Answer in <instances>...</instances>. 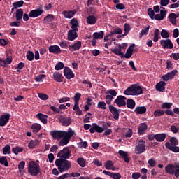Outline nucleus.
<instances>
[{
    "mask_svg": "<svg viewBox=\"0 0 179 179\" xmlns=\"http://www.w3.org/2000/svg\"><path fill=\"white\" fill-rule=\"evenodd\" d=\"M55 164L57 167L59 173H62L71 169L72 162L67 159H57L55 161Z\"/></svg>",
    "mask_w": 179,
    "mask_h": 179,
    "instance_id": "1",
    "label": "nucleus"
},
{
    "mask_svg": "<svg viewBox=\"0 0 179 179\" xmlns=\"http://www.w3.org/2000/svg\"><path fill=\"white\" fill-rule=\"evenodd\" d=\"M143 93L142 87L136 86V84H132L131 86L124 90V94L126 96H138Z\"/></svg>",
    "mask_w": 179,
    "mask_h": 179,
    "instance_id": "2",
    "label": "nucleus"
},
{
    "mask_svg": "<svg viewBox=\"0 0 179 179\" xmlns=\"http://www.w3.org/2000/svg\"><path fill=\"white\" fill-rule=\"evenodd\" d=\"M28 173L34 177L41 173V167L38 163L35 161L29 162L28 165Z\"/></svg>",
    "mask_w": 179,
    "mask_h": 179,
    "instance_id": "3",
    "label": "nucleus"
},
{
    "mask_svg": "<svg viewBox=\"0 0 179 179\" xmlns=\"http://www.w3.org/2000/svg\"><path fill=\"white\" fill-rule=\"evenodd\" d=\"M148 16L153 20L162 21L166 16L167 12L165 10H160V14H156L152 8H148Z\"/></svg>",
    "mask_w": 179,
    "mask_h": 179,
    "instance_id": "4",
    "label": "nucleus"
},
{
    "mask_svg": "<svg viewBox=\"0 0 179 179\" xmlns=\"http://www.w3.org/2000/svg\"><path fill=\"white\" fill-rule=\"evenodd\" d=\"M169 142L165 143V147L174 153H179V147H176L179 143L178 139L176 137H171Z\"/></svg>",
    "mask_w": 179,
    "mask_h": 179,
    "instance_id": "5",
    "label": "nucleus"
},
{
    "mask_svg": "<svg viewBox=\"0 0 179 179\" xmlns=\"http://www.w3.org/2000/svg\"><path fill=\"white\" fill-rule=\"evenodd\" d=\"M63 136L59 142V146H65L67 145L68 143L70 142L71 137L73 136L75 132L73 131H64Z\"/></svg>",
    "mask_w": 179,
    "mask_h": 179,
    "instance_id": "6",
    "label": "nucleus"
},
{
    "mask_svg": "<svg viewBox=\"0 0 179 179\" xmlns=\"http://www.w3.org/2000/svg\"><path fill=\"white\" fill-rule=\"evenodd\" d=\"M165 171L170 175H174L176 178L179 177V165L168 164L165 166Z\"/></svg>",
    "mask_w": 179,
    "mask_h": 179,
    "instance_id": "7",
    "label": "nucleus"
},
{
    "mask_svg": "<svg viewBox=\"0 0 179 179\" xmlns=\"http://www.w3.org/2000/svg\"><path fill=\"white\" fill-rule=\"evenodd\" d=\"M71 157V151L69 148L66 147L63 150L59 151L57 157L59 159H67Z\"/></svg>",
    "mask_w": 179,
    "mask_h": 179,
    "instance_id": "8",
    "label": "nucleus"
},
{
    "mask_svg": "<svg viewBox=\"0 0 179 179\" xmlns=\"http://www.w3.org/2000/svg\"><path fill=\"white\" fill-rule=\"evenodd\" d=\"M146 142L143 139L138 140V145L135 147V154L141 155L145 151Z\"/></svg>",
    "mask_w": 179,
    "mask_h": 179,
    "instance_id": "9",
    "label": "nucleus"
},
{
    "mask_svg": "<svg viewBox=\"0 0 179 179\" xmlns=\"http://www.w3.org/2000/svg\"><path fill=\"white\" fill-rule=\"evenodd\" d=\"M117 95V92L114 89H110L108 92H106V103L107 104H111V101L116 97Z\"/></svg>",
    "mask_w": 179,
    "mask_h": 179,
    "instance_id": "10",
    "label": "nucleus"
},
{
    "mask_svg": "<svg viewBox=\"0 0 179 179\" xmlns=\"http://www.w3.org/2000/svg\"><path fill=\"white\" fill-rule=\"evenodd\" d=\"M127 97L123 96V95H118L115 99L114 103L117 104L119 108L124 107L127 106Z\"/></svg>",
    "mask_w": 179,
    "mask_h": 179,
    "instance_id": "11",
    "label": "nucleus"
},
{
    "mask_svg": "<svg viewBox=\"0 0 179 179\" xmlns=\"http://www.w3.org/2000/svg\"><path fill=\"white\" fill-rule=\"evenodd\" d=\"M58 120L59 122L62 126L68 127L71 125L72 123V119L70 117H64L63 115H59Z\"/></svg>",
    "mask_w": 179,
    "mask_h": 179,
    "instance_id": "12",
    "label": "nucleus"
},
{
    "mask_svg": "<svg viewBox=\"0 0 179 179\" xmlns=\"http://www.w3.org/2000/svg\"><path fill=\"white\" fill-rule=\"evenodd\" d=\"M177 73H178V71L176 69H174L166 73L165 75H163L162 78L164 81H169L170 80H173Z\"/></svg>",
    "mask_w": 179,
    "mask_h": 179,
    "instance_id": "13",
    "label": "nucleus"
},
{
    "mask_svg": "<svg viewBox=\"0 0 179 179\" xmlns=\"http://www.w3.org/2000/svg\"><path fill=\"white\" fill-rule=\"evenodd\" d=\"M160 45L161 46H162L164 50H165L166 48H167L168 50H172V48H173V44L170 38H166V40H161Z\"/></svg>",
    "mask_w": 179,
    "mask_h": 179,
    "instance_id": "14",
    "label": "nucleus"
},
{
    "mask_svg": "<svg viewBox=\"0 0 179 179\" xmlns=\"http://www.w3.org/2000/svg\"><path fill=\"white\" fill-rule=\"evenodd\" d=\"M109 111L113 115V119L117 120L120 118V113L121 110H117L114 106L109 105Z\"/></svg>",
    "mask_w": 179,
    "mask_h": 179,
    "instance_id": "15",
    "label": "nucleus"
},
{
    "mask_svg": "<svg viewBox=\"0 0 179 179\" xmlns=\"http://www.w3.org/2000/svg\"><path fill=\"white\" fill-rule=\"evenodd\" d=\"M92 127L90 129V134H94V132H97L98 134H101L104 131V128L97 125V123H92Z\"/></svg>",
    "mask_w": 179,
    "mask_h": 179,
    "instance_id": "16",
    "label": "nucleus"
},
{
    "mask_svg": "<svg viewBox=\"0 0 179 179\" xmlns=\"http://www.w3.org/2000/svg\"><path fill=\"white\" fill-rule=\"evenodd\" d=\"M82 48V42L79 41H75L74 44L69 45V50L71 52L78 51Z\"/></svg>",
    "mask_w": 179,
    "mask_h": 179,
    "instance_id": "17",
    "label": "nucleus"
},
{
    "mask_svg": "<svg viewBox=\"0 0 179 179\" xmlns=\"http://www.w3.org/2000/svg\"><path fill=\"white\" fill-rule=\"evenodd\" d=\"M64 74L66 79L71 80L75 78V74L71 69L68 66L64 67Z\"/></svg>",
    "mask_w": 179,
    "mask_h": 179,
    "instance_id": "18",
    "label": "nucleus"
},
{
    "mask_svg": "<svg viewBox=\"0 0 179 179\" xmlns=\"http://www.w3.org/2000/svg\"><path fill=\"white\" fill-rule=\"evenodd\" d=\"M64 132L63 131H50V136L53 138L54 140H60L62 139V136H64Z\"/></svg>",
    "mask_w": 179,
    "mask_h": 179,
    "instance_id": "19",
    "label": "nucleus"
},
{
    "mask_svg": "<svg viewBox=\"0 0 179 179\" xmlns=\"http://www.w3.org/2000/svg\"><path fill=\"white\" fill-rule=\"evenodd\" d=\"M10 115L9 113L4 114L0 116V126L3 127L6 125L10 120Z\"/></svg>",
    "mask_w": 179,
    "mask_h": 179,
    "instance_id": "20",
    "label": "nucleus"
},
{
    "mask_svg": "<svg viewBox=\"0 0 179 179\" xmlns=\"http://www.w3.org/2000/svg\"><path fill=\"white\" fill-rule=\"evenodd\" d=\"M43 10L34 9L29 12V16L31 18H36L43 15Z\"/></svg>",
    "mask_w": 179,
    "mask_h": 179,
    "instance_id": "21",
    "label": "nucleus"
},
{
    "mask_svg": "<svg viewBox=\"0 0 179 179\" xmlns=\"http://www.w3.org/2000/svg\"><path fill=\"white\" fill-rule=\"evenodd\" d=\"M78 31L76 30H73V29H70L68 31V40L69 41H73L74 40H76V38H78Z\"/></svg>",
    "mask_w": 179,
    "mask_h": 179,
    "instance_id": "22",
    "label": "nucleus"
},
{
    "mask_svg": "<svg viewBox=\"0 0 179 179\" xmlns=\"http://www.w3.org/2000/svg\"><path fill=\"white\" fill-rule=\"evenodd\" d=\"M103 173L106 176H109L110 178H112V179H121L122 178L120 173H112L104 170Z\"/></svg>",
    "mask_w": 179,
    "mask_h": 179,
    "instance_id": "23",
    "label": "nucleus"
},
{
    "mask_svg": "<svg viewBox=\"0 0 179 179\" xmlns=\"http://www.w3.org/2000/svg\"><path fill=\"white\" fill-rule=\"evenodd\" d=\"M166 82L165 81H159L156 84L155 89L158 92H164L166 90Z\"/></svg>",
    "mask_w": 179,
    "mask_h": 179,
    "instance_id": "24",
    "label": "nucleus"
},
{
    "mask_svg": "<svg viewBox=\"0 0 179 179\" xmlns=\"http://www.w3.org/2000/svg\"><path fill=\"white\" fill-rule=\"evenodd\" d=\"M148 129V125L145 122L141 123L138 128V135H144Z\"/></svg>",
    "mask_w": 179,
    "mask_h": 179,
    "instance_id": "25",
    "label": "nucleus"
},
{
    "mask_svg": "<svg viewBox=\"0 0 179 179\" xmlns=\"http://www.w3.org/2000/svg\"><path fill=\"white\" fill-rule=\"evenodd\" d=\"M118 153H119L120 157L122 159H123L124 162H126V163L130 162V159H129V157L128 156V153L127 152V151L120 150Z\"/></svg>",
    "mask_w": 179,
    "mask_h": 179,
    "instance_id": "26",
    "label": "nucleus"
},
{
    "mask_svg": "<svg viewBox=\"0 0 179 179\" xmlns=\"http://www.w3.org/2000/svg\"><path fill=\"white\" fill-rule=\"evenodd\" d=\"M49 52L55 54L62 53V49L57 45H53L49 47Z\"/></svg>",
    "mask_w": 179,
    "mask_h": 179,
    "instance_id": "27",
    "label": "nucleus"
},
{
    "mask_svg": "<svg viewBox=\"0 0 179 179\" xmlns=\"http://www.w3.org/2000/svg\"><path fill=\"white\" fill-rule=\"evenodd\" d=\"M70 24L71 25V30H74L78 32V27H79V22L77 19L73 18L71 20Z\"/></svg>",
    "mask_w": 179,
    "mask_h": 179,
    "instance_id": "28",
    "label": "nucleus"
},
{
    "mask_svg": "<svg viewBox=\"0 0 179 179\" xmlns=\"http://www.w3.org/2000/svg\"><path fill=\"white\" fill-rule=\"evenodd\" d=\"M147 111L146 106H136L134 113L137 115H143Z\"/></svg>",
    "mask_w": 179,
    "mask_h": 179,
    "instance_id": "29",
    "label": "nucleus"
},
{
    "mask_svg": "<svg viewBox=\"0 0 179 179\" xmlns=\"http://www.w3.org/2000/svg\"><path fill=\"white\" fill-rule=\"evenodd\" d=\"M77 11L76 10H73V11L72 10H70V11H64L62 13V15L64 16L65 18H69V19H71L72 18L73 16L76 15Z\"/></svg>",
    "mask_w": 179,
    "mask_h": 179,
    "instance_id": "30",
    "label": "nucleus"
},
{
    "mask_svg": "<svg viewBox=\"0 0 179 179\" xmlns=\"http://www.w3.org/2000/svg\"><path fill=\"white\" fill-rule=\"evenodd\" d=\"M36 118L39 119V120L44 124L48 123V116L46 115H43L42 113H38L36 115Z\"/></svg>",
    "mask_w": 179,
    "mask_h": 179,
    "instance_id": "31",
    "label": "nucleus"
},
{
    "mask_svg": "<svg viewBox=\"0 0 179 179\" xmlns=\"http://www.w3.org/2000/svg\"><path fill=\"white\" fill-rule=\"evenodd\" d=\"M53 78L55 81L59 82V83L62 82L64 78L61 73L57 72V71H55L54 73Z\"/></svg>",
    "mask_w": 179,
    "mask_h": 179,
    "instance_id": "32",
    "label": "nucleus"
},
{
    "mask_svg": "<svg viewBox=\"0 0 179 179\" xmlns=\"http://www.w3.org/2000/svg\"><path fill=\"white\" fill-rule=\"evenodd\" d=\"M23 9H17L15 13V18L17 22H20L23 18Z\"/></svg>",
    "mask_w": 179,
    "mask_h": 179,
    "instance_id": "33",
    "label": "nucleus"
},
{
    "mask_svg": "<svg viewBox=\"0 0 179 179\" xmlns=\"http://www.w3.org/2000/svg\"><path fill=\"white\" fill-rule=\"evenodd\" d=\"M166 134L165 133L156 134L155 140L158 142H163L166 140Z\"/></svg>",
    "mask_w": 179,
    "mask_h": 179,
    "instance_id": "34",
    "label": "nucleus"
},
{
    "mask_svg": "<svg viewBox=\"0 0 179 179\" xmlns=\"http://www.w3.org/2000/svg\"><path fill=\"white\" fill-rule=\"evenodd\" d=\"M97 20L95 15H88L87 17V23L91 25L96 24Z\"/></svg>",
    "mask_w": 179,
    "mask_h": 179,
    "instance_id": "35",
    "label": "nucleus"
},
{
    "mask_svg": "<svg viewBox=\"0 0 179 179\" xmlns=\"http://www.w3.org/2000/svg\"><path fill=\"white\" fill-rule=\"evenodd\" d=\"M136 102L134 99H128L127 100V103H126V106L127 108H130V109H134L136 107Z\"/></svg>",
    "mask_w": 179,
    "mask_h": 179,
    "instance_id": "36",
    "label": "nucleus"
},
{
    "mask_svg": "<svg viewBox=\"0 0 179 179\" xmlns=\"http://www.w3.org/2000/svg\"><path fill=\"white\" fill-rule=\"evenodd\" d=\"M178 17H176V13H170L169 15H168V19H169V21L173 24V25H176V19H177Z\"/></svg>",
    "mask_w": 179,
    "mask_h": 179,
    "instance_id": "37",
    "label": "nucleus"
},
{
    "mask_svg": "<svg viewBox=\"0 0 179 179\" xmlns=\"http://www.w3.org/2000/svg\"><path fill=\"white\" fill-rule=\"evenodd\" d=\"M41 129L42 126L38 124V123H34L31 126V129L33 130L34 134H38V132L40 131Z\"/></svg>",
    "mask_w": 179,
    "mask_h": 179,
    "instance_id": "38",
    "label": "nucleus"
},
{
    "mask_svg": "<svg viewBox=\"0 0 179 179\" xmlns=\"http://www.w3.org/2000/svg\"><path fill=\"white\" fill-rule=\"evenodd\" d=\"M39 143H40V141L38 139L31 140L29 145H28V147L29 148V149H33L36 146L38 145Z\"/></svg>",
    "mask_w": 179,
    "mask_h": 179,
    "instance_id": "39",
    "label": "nucleus"
},
{
    "mask_svg": "<svg viewBox=\"0 0 179 179\" xmlns=\"http://www.w3.org/2000/svg\"><path fill=\"white\" fill-rule=\"evenodd\" d=\"M104 36V32L103 31H100L99 32H94L93 37L94 38L97 39H103Z\"/></svg>",
    "mask_w": 179,
    "mask_h": 179,
    "instance_id": "40",
    "label": "nucleus"
},
{
    "mask_svg": "<svg viewBox=\"0 0 179 179\" xmlns=\"http://www.w3.org/2000/svg\"><path fill=\"white\" fill-rule=\"evenodd\" d=\"M55 19V15L52 14H48L45 17H44V22L48 23V22H52Z\"/></svg>",
    "mask_w": 179,
    "mask_h": 179,
    "instance_id": "41",
    "label": "nucleus"
},
{
    "mask_svg": "<svg viewBox=\"0 0 179 179\" xmlns=\"http://www.w3.org/2000/svg\"><path fill=\"white\" fill-rule=\"evenodd\" d=\"M26 57L29 62H32L34 59V54L31 50H28L26 54Z\"/></svg>",
    "mask_w": 179,
    "mask_h": 179,
    "instance_id": "42",
    "label": "nucleus"
},
{
    "mask_svg": "<svg viewBox=\"0 0 179 179\" xmlns=\"http://www.w3.org/2000/svg\"><path fill=\"white\" fill-rule=\"evenodd\" d=\"M165 114V112L162 110V109H157L154 111V117H162Z\"/></svg>",
    "mask_w": 179,
    "mask_h": 179,
    "instance_id": "43",
    "label": "nucleus"
},
{
    "mask_svg": "<svg viewBox=\"0 0 179 179\" xmlns=\"http://www.w3.org/2000/svg\"><path fill=\"white\" fill-rule=\"evenodd\" d=\"M86 162L87 160L84 158H78L77 159V163L81 168H85V166H86Z\"/></svg>",
    "mask_w": 179,
    "mask_h": 179,
    "instance_id": "44",
    "label": "nucleus"
},
{
    "mask_svg": "<svg viewBox=\"0 0 179 179\" xmlns=\"http://www.w3.org/2000/svg\"><path fill=\"white\" fill-rule=\"evenodd\" d=\"M159 33H160V30L159 29H157L155 30V31H154V37L152 38V41L154 42H157L159 41Z\"/></svg>",
    "mask_w": 179,
    "mask_h": 179,
    "instance_id": "45",
    "label": "nucleus"
},
{
    "mask_svg": "<svg viewBox=\"0 0 179 179\" xmlns=\"http://www.w3.org/2000/svg\"><path fill=\"white\" fill-rule=\"evenodd\" d=\"M24 3V2L23 1H19L14 2L13 6L15 10H17V8L22 7Z\"/></svg>",
    "mask_w": 179,
    "mask_h": 179,
    "instance_id": "46",
    "label": "nucleus"
},
{
    "mask_svg": "<svg viewBox=\"0 0 179 179\" xmlns=\"http://www.w3.org/2000/svg\"><path fill=\"white\" fill-rule=\"evenodd\" d=\"M150 26L148 25L145 29H143L142 31L140 32L139 37L142 38L143 36L147 35L149 32Z\"/></svg>",
    "mask_w": 179,
    "mask_h": 179,
    "instance_id": "47",
    "label": "nucleus"
},
{
    "mask_svg": "<svg viewBox=\"0 0 179 179\" xmlns=\"http://www.w3.org/2000/svg\"><path fill=\"white\" fill-rule=\"evenodd\" d=\"M11 153V148L10 145H6L5 147L3 148V155H9Z\"/></svg>",
    "mask_w": 179,
    "mask_h": 179,
    "instance_id": "48",
    "label": "nucleus"
},
{
    "mask_svg": "<svg viewBox=\"0 0 179 179\" xmlns=\"http://www.w3.org/2000/svg\"><path fill=\"white\" fill-rule=\"evenodd\" d=\"M111 51L115 54V55L122 56V58L124 57V53L121 52V49L117 48L111 49Z\"/></svg>",
    "mask_w": 179,
    "mask_h": 179,
    "instance_id": "49",
    "label": "nucleus"
},
{
    "mask_svg": "<svg viewBox=\"0 0 179 179\" xmlns=\"http://www.w3.org/2000/svg\"><path fill=\"white\" fill-rule=\"evenodd\" d=\"M114 166V162L111 160H108L105 163V169L107 170H111V167Z\"/></svg>",
    "mask_w": 179,
    "mask_h": 179,
    "instance_id": "50",
    "label": "nucleus"
},
{
    "mask_svg": "<svg viewBox=\"0 0 179 179\" xmlns=\"http://www.w3.org/2000/svg\"><path fill=\"white\" fill-rule=\"evenodd\" d=\"M0 164L1 165H4L5 166H8V159L6 158V157L5 156H2L0 158Z\"/></svg>",
    "mask_w": 179,
    "mask_h": 179,
    "instance_id": "51",
    "label": "nucleus"
},
{
    "mask_svg": "<svg viewBox=\"0 0 179 179\" xmlns=\"http://www.w3.org/2000/svg\"><path fill=\"white\" fill-rule=\"evenodd\" d=\"M65 67V65L62 62H58V63L55 65V69L57 71H59L63 69Z\"/></svg>",
    "mask_w": 179,
    "mask_h": 179,
    "instance_id": "52",
    "label": "nucleus"
},
{
    "mask_svg": "<svg viewBox=\"0 0 179 179\" xmlns=\"http://www.w3.org/2000/svg\"><path fill=\"white\" fill-rule=\"evenodd\" d=\"M160 34H161V36H162V37L163 38L167 39V38H170L169 33L168 31L166 30V29L162 30Z\"/></svg>",
    "mask_w": 179,
    "mask_h": 179,
    "instance_id": "53",
    "label": "nucleus"
},
{
    "mask_svg": "<svg viewBox=\"0 0 179 179\" xmlns=\"http://www.w3.org/2000/svg\"><path fill=\"white\" fill-rule=\"evenodd\" d=\"M45 78H46V75H43V74L38 75L34 77V80L36 82H43V80Z\"/></svg>",
    "mask_w": 179,
    "mask_h": 179,
    "instance_id": "54",
    "label": "nucleus"
},
{
    "mask_svg": "<svg viewBox=\"0 0 179 179\" xmlns=\"http://www.w3.org/2000/svg\"><path fill=\"white\" fill-rule=\"evenodd\" d=\"M12 152L14 154L17 155L18 153H21V152H23V148H20V147L13 148H12Z\"/></svg>",
    "mask_w": 179,
    "mask_h": 179,
    "instance_id": "55",
    "label": "nucleus"
},
{
    "mask_svg": "<svg viewBox=\"0 0 179 179\" xmlns=\"http://www.w3.org/2000/svg\"><path fill=\"white\" fill-rule=\"evenodd\" d=\"M97 108L99 109L106 110L107 109V105L105 102L101 101L98 103Z\"/></svg>",
    "mask_w": 179,
    "mask_h": 179,
    "instance_id": "56",
    "label": "nucleus"
},
{
    "mask_svg": "<svg viewBox=\"0 0 179 179\" xmlns=\"http://www.w3.org/2000/svg\"><path fill=\"white\" fill-rule=\"evenodd\" d=\"M169 4V0H161L160 1V5L162 6L161 9L166 10L165 6H168Z\"/></svg>",
    "mask_w": 179,
    "mask_h": 179,
    "instance_id": "57",
    "label": "nucleus"
},
{
    "mask_svg": "<svg viewBox=\"0 0 179 179\" xmlns=\"http://www.w3.org/2000/svg\"><path fill=\"white\" fill-rule=\"evenodd\" d=\"M173 106V103H164L162 105V109H170Z\"/></svg>",
    "mask_w": 179,
    "mask_h": 179,
    "instance_id": "58",
    "label": "nucleus"
},
{
    "mask_svg": "<svg viewBox=\"0 0 179 179\" xmlns=\"http://www.w3.org/2000/svg\"><path fill=\"white\" fill-rule=\"evenodd\" d=\"M38 96L42 101H47L48 97V95L46 94L39 93Z\"/></svg>",
    "mask_w": 179,
    "mask_h": 179,
    "instance_id": "59",
    "label": "nucleus"
},
{
    "mask_svg": "<svg viewBox=\"0 0 179 179\" xmlns=\"http://www.w3.org/2000/svg\"><path fill=\"white\" fill-rule=\"evenodd\" d=\"M122 34V30L121 29L118 28V29H115L113 30V31H112L110 33V36L116 35V34Z\"/></svg>",
    "mask_w": 179,
    "mask_h": 179,
    "instance_id": "60",
    "label": "nucleus"
},
{
    "mask_svg": "<svg viewBox=\"0 0 179 179\" xmlns=\"http://www.w3.org/2000/svg\"><path fill=\"white\" fill-rule=\"evenodd\" d=\"M25 164H26V162L24 161L20 162L18 165V169L20 171H22L24 169Z\"/></svg>",
    "mask_w": 179,
    "mask_h": 179,
    "instance_id": "61",
    "label": "nucleus"
},
{
    "mask_svg": "<svg viewBox=\"0 0 179 179\" xmlns=\"http://www.w3.org/2000/svg\"><path fill=\"white\" fill-rule=\"evenodd\" d=\"M81 96H82V94L80 93L75 94V95H74V102L78 103Z\"/></svg>",
    "mask_w": 179,
    "mask_h": 179,
    "instance_id": "62",
    "label": "nucleus"
},
{
    "mask_svg": "<svg viewBox=\"0 0 179 179\" xmlns=\"http://www.w3.org/2000/svg\"><path fill=\"white\" fill-rule=\"evenodd\" d=\"M166 69L168 70H172L173 69V64L171 61H167L166 62Z\"/></svg>",
    "mask_w": 179,
    "mask_h": 179,
    "instance_id": "63",
    "label": "nucleus"
},
{
    "mask_svg": "<svg viewBox=\"0 0 179 179\" xmlns=\"http://www.w3.org/2000/svg\"><path fill=\"white\" fill-rule=\"evenodd\" d=\"M148 164L152 167V168H155V166H156V161L150 159L148 160Z\"/></svg>",
    "mask_w": 179,
    "mask_h": 179,
    "instance_id": "64",
    "label": "nucleus"
}]
</instances>
